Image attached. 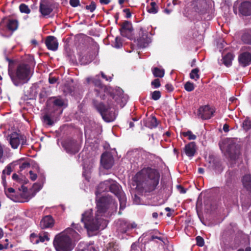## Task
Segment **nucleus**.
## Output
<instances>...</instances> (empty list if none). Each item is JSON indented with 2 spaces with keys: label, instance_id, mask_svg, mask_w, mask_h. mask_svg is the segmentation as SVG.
Instances as JSON below:
<instances>
[{
  "label": "nucleus",
  "instance_id": "56",
  "mask_svg": "<svg viewBox=\"0 0 251 251\" xmlns=\"http://www.w3.org/2000/svg\"><path fill=\"white\" fill-rule=\"evenodd\" d=\"M138 154H139V153L137 151H133V152H128V155L135 156H136Z\"/></svg>",
  "mask_w": 251,
  "mask_h": 251
},
{
  "label": "nucleus",
  "instance_id": "28",
  "mask_svg": "<svg viewBox=\"0 0 251 251\" xmlns=\"http://www.w3.org/2000/svg\"><path fill=\"white\" fill-rule=\"evenodd\" d=\"M234 57V55L233 53L231 52L227 53L223 57L224 64L226 67L231 66L232 64V61L233 60Z\"/></svg>",
  "mask_w": 251,
  "mask_h": 251
},
{
  "label": "nucleus",
  "instance_id": "25",
  "mask_svg": "<svg viewBox=\"0 0 251 251\" xmlns=\"http://www.w3.org/2000/svg\"><path fill=\"white\" fill-rule=\"evenodd\" d=\"M241 39L244 44L251 45V29L244 30Z\"/></svg>",
  "mask_w": 251,
  "mask_h": 251
},
{
  "label": "nucleus",
  "instance_id": "14",
  "mask_svg": "<svg viewBox=\"0 0 251 251\" xmlns=\"http://www.w3.org/2000/svg\"><path fill=\"white\" fill-rule=\"evenodd\" d=\"M94 165V160L91 158L88 160H84L83 162V171L82 175L86 179L89 180L90 178V175L92 172V168Z\"/></svg>",
  "mask_w": 251,
  "mask_h": 251
},
{
  "label": "nucleus",
  "instance_id": "49",
  "mask_svg": "<svg viewBox=\"0 0 251 251\" xmlns=\"http://www.w3.org/2000/svg\"><path fill=\"white\" fill-rule=\"evenodd\" d=\"M123 12L126 13V17L127 19L130 18L131 17V13L130 9L128 8H126L123 10Z\"/></svg>",
  "mask_w": 251,
  "mask_h": 251
},
{
  "label": "nucleus",
  "instance_id": "46",
  "mask_svg": "<svg viewBox=\"0 0 251 251\" xmlns=\"http://www.w3.org/2000/svg\"><path fill=\"white\" fill-rule=\"evenodd\" d=\"M15 192V190L12 188H9L7 190H5V193L6 195V196L10 198L11 196H12V194Z\"/></svg>",
  "mask_w": 251,
  "mask_h": 251
},
{
  "label": "nucleus",
  "instance_id": "32",
  "mask_svg": "<svg viewBox=\"0 0 251 251\" xmlns=\"http://www.w3.org/2000/svg\"><path fill=\"white\" fill-rule=\"evenodd\" d=\"M180 134L183 136L187 137L189 140H194L197 138L196 135L194 134L191 130L182 131Z\"/></svg>",
  "mask_w": 251,
  "mask_h": 251
},
{
  "label": "nucleus",
  "instance_id": "1",
  "mask_svg": "<svg viewBox=\"0 0 251 251\" xmlns=\"http://www.w3.org/2000/svg\"><path fill=\"white\" fill-rule=\"evenodd\" d=\"M108 191H110L118 198L120 210L126 207V195L118 183L113 179H108L100 183L95 192L96 211L94 214L93 210L89 209L81 214L80 221L88 234L105 228L108 224L105 218L117 209L118 204L111 197L106 195L100 196L101 193Z\"/></svg>",
  "mask_w": 251,
  "mask_h": 251
},
{
  "label": "nucleus",
  "instance_id": "18",
  "mask_svg": "<svg viewBox=\"0 0 251 251\" xmlns=\"http://www.w3.org/2000/svg\"><path fill=\"white\" fill-rule=\"evenodd\" d=\"M239 12L244 16L251 15V1H242L238 7Z\"/></svg>",
  "mask_w": 251,
  "mask_h": 251
},
{
  "label": "nucleus",
  "instance_id": "26",
  "mask_svg": "<svg viewBox=\"0 0 251 251\" xmlns=\"http://www.w3.org/2000/svg\"><path fill=\"white\" fill-rule=\"evenodd\" d=\"M53 104L54 106L59 108H62L61 112H62L63 109L66 107L68 105L67 100L60 97L55 98V100L53 101Z\"/></svg>",
  "mask_w": 251,
  "mask_h": 251
},
{
  "label": "nucleus",
  "instance_id": "52",
  "mask_svg": "<svg viewBox=\"0 0 251 251\" xmlns=\"http://www.w3.org/2000/svg\"><path fill=\"white\" fill-rule=\"evenodd\" d=\"M165 88L166 90L169 92H171L174 90V87L171 84H167L165 85Z\"/></svg>",
  "mask_w": 251,
  "mask_h": 251
},
{
  "label": "nucleus",
  "instance_id": "44",
  "mask_svg": "<svg viewBox=\"0 0 251 251\" xmlns=\"http://www.w3.org/2000/svg\"><path fill=\"white\" fill-rule=\"evenodd\" d=\"M197 241V245L200 247H202L204 245V242L203 239L199 236H197L196 238Z\"/></svg>",
  "mask_w": 251,
  "mask_h": 251
},
{
  "label": "nucleus",
  "instance_id": "7",
  "mask_svg": "<svg viewBox=\"0 0 251 251\" xmlns=\"http://www.w3.org/2000/svg\"><path fill=\"white\" fill-rule=\"evenodd\" d=\"M94 103L96 108L105 122H111L115 120L117 114L115 112L114 107L115 105L114 104L110 102L108 103V106L106 107L102 103L97 104L95 101Z\"/></svg>",
  "mask_w": 251,
  "mask_h": 251
},
{
  "label": "nucleus",
  "instance_id": "12",
  "mask_svg": "<svg viewBox=\"0 0 251 251\" xmlns=\"http://www.w3.org/2000/svg\"><path fill=\"white\" fill-rule=\"evenodd\" d=\"M39 10L42 17L48 18L53 11L52 5L47 0H41Z\"/></svg>",
  "mask_w": 251,
  "mask_h": 251
},
{
  "label": "nucleus",
  "instance_id": "29",
  "mask_svg": "<svg viewBox=\"0 0 251 251\" xmlns=\"http://www.w3.org/2000/svg\"><path fill=\"white\" fill-rule=\"evenodd\" d=\"M242 183L247 190L251 191V175H245L242 179Z\"/></svg>",
  "mask_w": 251,
  "mask_h": 251
},
{
  "label": "nucleus",
  "instance_id": "57",
  "mask_svg": "<svg viewBox=\"0 0 251 251\" xmlns=\"http://www.w3.org/2000/svg\"><path fill=\"white\" fill-rule=\"evenodd\" d=\"M87 251H97V250L93 246H90L88 247Z\"/></svg>",
  "mask_w": 251,
  "mask_h": 251
},
{
  "label": "nucleus",
  "instance_id": "64",
  "mask_svg": "<svg viewBox=\"0 0 251 251\" xmlns=\"http://www.w3.org/2000/svg\"><path fill=\"white\" fill-rule=\"evenodd\" d=\"M178 188L180 189V192L181 193H185L186 192V191L183 188L181 187V186H179Z\"/></svg>",
  "mask_w": 251,
  "mask_h": 251
},
{
  "label": "nucleus",
  "instance_id": "37",
  "mask_svg": "<svg viewBox=\"0 0 251 251\" xmlns=\"http://www.w3.org/2000/svg\"><path fill=\"white\" fill-rule=\"evenodd\" d=\"M184 88L187 91L191 92L194 89L195 85L193 83L190 81H187L184 84Z\"/></svg>",
  "mask_w": 251,
  "mask_h": 251
},
{
  "label": "nucleus",
  "instance_id": "30",
  "mask_svg": "<svg viewBox=\"0 0 251 251\" xmlns=\"http://www.w3.org/2000/svg\"><path fill=\"white\" fill-rule=\"evenodd\" d=\"M152 73L155 77L162 78L164 76L165 71L163 69L159 67H153L151 69Z\"/></svg>",
  "mask_w": 251,
  "mask_h": 251
},
{
  "label": "nucleus",
  "instance_id": "20",
  "mask_svg": "<svg viewBox=\"0 0 251 251\" xmlns=\"http://www.w3.org/2000/svg\"><path fill=\"white\" fill-rule=\"evenodd\" d=\"M49 239L50 238L47 232H44L39 235L33 233L30 235V242L34 244H38L39 242H44L45 241H49Z\"/></svg>",
  "mask_w": 251,
  "mask_h": 251
},
{
  "label": "nucleus",
  "instance_id": "11",
  "mask_svg": "<svg viewBox=\"0 0 251 251\" xmlns=\"http://www.w3.org/2000/svg\"><path fill=\"white\" fill-rule=\"evenodd\" d=\"M117 231L121 233H126L130 229L134 228L137 225L135 223H129L125 220L120 219L116 223Z\"/></svg>",
  "mask_w": 251,
  "mask_h": 251
},
{
  "label": "nucleus",
  "instance_id": "13",
  "mask_svg": "<svg viewBox=\"0 0 251 251\" xmlns=\"http://www.w3.org/2000/svg\"><path fill=\"white\" fill-rule=\"evenodd\" d=\"M193 5L195 11L200 15L206 13L208 6L206 0H195Z\"/></svg>",
  "mask_w": 251,
  "mask_h": 251
},
{
  "label": "nucleus",
  "instance_id": "45",
  "mask_svg": "<svg viewBox=\"0 0 251 251\" xmlns=\"http://www.w3.org/2000/svg\"><path fill=\"white\" fill-rule=\"evenodd\" d=\"M159 79H154L151 82V85L152 88H157L160 86V83L159 80Z\"/></svg>",
  "mask_w": 251,
  "mask_h": 251
},
{
  "label": "nucleus",
  "instance_id": "62",
  "mask_svg": "<svg viewBox=\"0 0 251 251\" xmlns=\"http://www.w3.org/2000/svg\"><path fill=\"white\" fill-rule=\"evenodd\" d=\"M198 172L200 174H203L204 172V169L201 168H200L198 169Z\"/></svg>",
  "mask_w": 251,
  "mask_h": 251
},
{
  "label": "nucleus",
  "instance_id": "51",
  "mask_svg": "<svg viewBox=\"0 0 251 251\" xmlns=\"http://www.w3.org/2000/svg\"><path fill=\"white\" fill-rule=\"evenodd\" d=\"M29 173L30 179L33 181L35 180L37 178V175L34 173L32 171H29Z\"/></svg>",
  "mask_w": 251,
  "mask_h": 251
},
{
  "label": "nucleus",
  "instance_id": "61",
  "mask_svg": "<svg viewBox=\"0 0 251 251\" xmlns=\"http://www.w3.org/2000/svg\"><path fill=\"white\" fill-rule=\"evenodd\" d=\"M57 79H49L50 84H53L56 82Z\"/></svg>",
  "mask_w": 251,
  "mask_h": 251
},
{
  "label": "nucleus",
  "instance_id": "39",
  "mask_svg": "<svg viewBox=\"0 0 251 251\" xmlns=\"http://www.w3.org/2000/svg\"><path fill=\"white\" fill-rule=\"evenodd\" d=\"M43 122L48 125L49 126H52L53 125V122L50 118V117L48 115L46 114L43 117Z\"/></svg>",
  "mask_w": 251,
  "mask_h": 251
},
{
  "label": "nucleus",
  "instance_id": "16",
  "mask_svg": "<svg viewBox=\"0 0 251 251\" xmlns=\"http://www.w3.org/2000/svg\"><path fill=\"white\" fill-rule=\"evenodd\" d=\"M62 146L66 151L69 153L74 154L79 150L78 145L74 141H66L62 143Z\"/></svg>",
  "mask_w": 251,
  "mask_h": 251
},
{
  "label": "nucleus",
  "instance_id": "5",
  "mask_svg": "<svg viewBox=\"0 0 251 251\" xmlns=\"http://www.w3.org/2000/svg\"><path fill=\"white\" fill-rule=\"evenodd\" d=\"M80 239L78 232L71 228H68L55 236L53 245L56 251H71L73 249L72 241Z\"/></svg>",
  "mask_w": 251,
  "mask_h": 251
},
{
  "label": "nucleus",
  "instance_id": "24",
  "mask_svg": "<svg viewBox=\"0 0 251 251\" xmlns=\"http://www.w3.org/2000/svg\"><path fill=\"white\" fill-rule=\"evenodd\" d=\"M186 155L189 157H193L196 151V145L194 142H191L186 145L184 149Z\"/></svg>",
  "mask_w": 251,
  "mask_h": 251
},
{
  "label": "nucleus",
  "instance_id": "31",
  "mask_svg": "<svg viewBox=\"0 0 251 251\" xmlns=\"http://www.w3.org/2000/svg\"><path fill=\"white\" fill-rule=\"evenodd\" d=\"M147 10L149 13L156 14L158 12V7L154 1H151L150 6L147 7Z\"/></svg>",
  "mask_w": 251,
  "mask_h": 251
},
{
  "label": "nucleus",
  "instance_id": "6",
  "mask_svg": "<svg viewBox=\"0 0 251 251\" xmlns=\"http://www.w3.org/2000/svg\"><path fill=\"white\" fill-rule=\"evenodd\" d=\"M237 142V139L227 138L219 143L222 152L227 153L231 159L235 160L239 155L240 146Z\"/></svg>",
  "mask_w": 251,
  "mask_h": 251
},
{
  "label": "nucleus",
  "instance_id": "58",
  "mask_svg": "<svg viewBox=\"0 0 251 251\" xmlns=\"http://www.w3.org/2000/svg\"><path fill=\"white\" fill-rule=\"evenodd\" d=\"M223 130L225 132L229 131V126L227 124H225L223 126Z\"/></svg>",
  "mask_w": 251,
  "mask_h": 251
},
{
  "label": "nucleus",
  "instance_id": "4",
  "mask_svg": "<svg viewBox=\"0 0 251 251\" xmlns=\"http://www.w3.org/2000/svg\"><path fill=\"white\" fill-rule=\"evenodd\" d=\"M9 62L8 74L11 78H30L34 73L35 62L30 60L20 62L14 67V61L7 59Z\"/></svg>",
  "mask_w": 251,
  "mask_h": 251
},
{
  "label": "nucleus",
  "instance_id": "43",
  "mask_svg": "<svg viewBox=\"0 0 251 251\" xmlns=\"http://www.w3.org/2000/svg\"><path fill=\"white\" fill-rule=\"evenodd\" d=\"M12 172V168L10 165H7L3 170L2 174L3 175H10Z\"/></svg>",
  "mask_w": 251,
  "mask_h": 251
},
{
  "label": "nucleus",
  "instance_id": "59",
  "mask_svg": "<svg viewBox=\"0 0 251 251\" xmlns=\"http://www.w3.org/2000/svg\"><path fill=\"white\" fill-rule=\"evenodd\" d=\"M237 251H251V248L250 247H247L245 250L239 249Z\"/></svg>",
  "mask_w": 251,
  "mask_h": 251
},
{
  "label": "nucleus",
  "instance_id": "23",
  "mask_svg": "<svg viewBox=\"0 0 251 251\" xmlns=\"http://www.w3.org/2000/svg\"><path fill=\"white\" fill-rule=\"evenodd\" d=\"M54 224V220L50 215L45 216L40 222V226L41 228L44 229L51 227Z\"/></svg>",
  "mask_w": 251,
  "mask_h": 251
},
{
  "label": "nucleus",
  "instance_id": "34",
  "mask_svg": "<svg viewBox=\"0 0 251 251\" xmlns=\"http://www.w3.org/2000/svg\"><path fill=\"white\" fill-rule=\"evenodd\" d=\"M242 127L246 131L250 129L251 128V119L249 118H246L242 123Z\"/></svg>",
  "mask_w": 251,
  "mask_h": 251
},
{
  "label": "nucleus",
  "instance_id": "48",
  "mask_svg": "<svg viewBox=\"0 0 251 251\" xmlns=\"http://www.w3.org/2000/svg\"><path fill=\"white\" fill-rule=\"evenodd\" d=\"M73 227L76 229L79 233L81 232V231L83 230V227L80 226L79 224H72Z\"/></svg>",
  "mask_w": 251,
  "mask_h": 251
},
{
  "label": "nucleus",
  "instance_id": "17",
  "mask_svg": "<svg viewBox=\"0 0 251 251\" xmlns=\"http://www.w3.org/2000/svg\"><path fill=\"white\" fill-rule=\"evenodd\" d=\"M113 158L111 155L108 153L104 152L101 156L100 163L101 166L106 169H109L112 167L113 164Z\"/></svg>",
  "mask_w": 251,
  "mask_h": 251
},
{
  "label": "nucleus",
  "instance_id": "2",
  "mask_svg": "<svg viewBox=\"0 0 251 251\" xmlns=\"http://www.w3.org/2000/svg\"><path fill=\"white\" fill-rule=\"evenodd\" d=\"M160 174L158 171L150 167L144 168L133 177L136 187L148 191L154 190L159 183Z\"/></svg>",
  "mask_w": 251,
  "mask_h": 251
},
{
  "label": "nucleus",
  "instance_id": "60",
  "mask_svg": "<svg viewBox=\"0 0 251 251\" xmlns=\"http://www.w3.org/2000/svg\"><path fill=\"white\" fill-rule=\"evenodd\" d=\"M12 178L14 180H17L18 178V176L17 174H14L12 175Z\"/></svg>",
  "mask_w": 251,
  "mask_h": 251
},
{
  "label": "nucleus",
  "instance_id": "36",
  "mask_svg": "<svg viewBox=\"0 0 251 251\" xmlns=\"http://www.w3.org/2000/svg\"><path fill=\"white\" fill-rule=\"evenodd\" d=\"M13 83L16 86H21L24 84L27 83L29 79H11Z\"/></svg>",
  "mask_w": 251,
  "mask_h": 251
},
{
  "label": "nucleus",
  "instance_id": "53",
  "mask_svg": "<svg viewBox=\"0 0 251 251\" xmlns=\"http://www.w3.org/2000/svg\"><path fill=\"white\" fill-rule=\"evenodd\" d=\"M40 98L41 99H44L45 97L47 96V94L46 92L42 91L39 94Z\"/></svg>",
  "mask_w": 251,
  "mask_h": 251
},
{
  "label": "nucleus",
  "instance_id": "8",
  "mask_svg": "<svg viewBox=\"0 0 251 251\" xmlns=\"http://www.w3.org/2000/svg\"><path fill=\"white\" fill-rule=\"evenodd\" d=\"M8 137L9 144L14 149H17L20 144L24 145L25 144L26 138L24 135L14 132L11 133Z\"/></svg>",
  "mask_w": 251,
  "mask_h": 251
},
{
  "label": "nucleus",
  "instance_id": "42",
  "mask_svg": "<svg viewBox=\"0 0 251 251\" xmlns=\"http://www.w3.org/2000/svg\"><path fill=\"white\" fill-rule=\"evenodd\" d=\"M123 43L121 38L117 37L115 39L114 47L116 48H120L122 47Z\"/></svg>",
  "mask_w": 251,
  "mask_h": 251
},
{
  "label": "nucleus",
  "instance_id": "50",
  "mask_svg": "<svg viewBox=\"0 0 251 251\" xmlns=\"http://www.w3.org/2000/svg\"><path fill=\"white\" fill-rule=\"evenodd\" d=\"M4 153V146L0 142V162H1V160L3 156Z\"/></svg>",
  "mask_w": 251,
  "mask_h": 251
},
{
  "label": "nucleus",
  "instance_id": "27",
  "mask_svg": "<svg viewBox=\"0 0 251 251\" xmlns=\"http://www.w3.org/2000/svg\"><path fill=\"white\" fill-rule=\"evenodd\" d=\"M145 125L150 128H155L158 125V122L154 116H151L148 118L146 122Z\"/></svg>",
  "mask_w": 251,
  "mask_h": 251
},
{
  "label": "nucleus",
  "instance_id": "41",
  "mask_svg": "<svg viewBox=\"0 0 251 251\" xmlns=\"http://www.w3.org/2000/svg\"><path fill=\"white\" fill-rule=\"evenodd\" d=\"M96 8V4L94 1H92L90 4L89 5H86L85 6V9L86 10H90V12H94Z\"/></svg>",
  "mask_w": 251,
  "mask_h": 251
},
{
  "label": "nucleus",
  "instance_id": "3",
  "mask_svg": "<svg viewBox=\"0 0 251 251\" xmlns=\"http://www.w3.org/2000/svg\"><path fill=\"white\" fill-rule=\"evenodd\" d=\"M89 82L91 79H88ZM93 83L95 86V90L97 92V95L101 99L105 100L107 97L115 100L117 104L121 108L123 107L128 100L127 95L124 93V91L119 87L111 88L107 87L103 85L100 79H93Z\"/></svg>",
  "mask_w": 251,
  "mask_h": 251
},
{
  "label": "nucleus",
  "instance_id": "15",
  "mask_svg": "<svg viewBox=\"0 0 251 251\" xmlns=\"http://www.w3.org/2000/svg\"><path fill=\"white\" fill-rule=\"evenodd\" d=\"M18 25L17 20L3 19L0 23V28L5 26L8 30L13 32L17 29Z\"/></svg>",
  "mask_w": 251,
  "mask_h": 251
},
{
  "label": "nucleus",
  "instance_id": "21",
  "mask_svg": "<svg viewBox=\"0 0 251 251\" xmlns=\"http://www.w3.org/2000/svg\"><path fill=\"white\" fill-rule=\"evenodd\" d=\"M238 61L243 67L250 65L251 64V53L248 51L241 53L238 56Z\"/></svg>",
  "mask_w": 251,
  "mask_h": 251
},
{
  "label": "nucleus",
  "instance_id": "9",
  "mask_svg": "<svg viewBox=\"0 0 251 251\" xmlns=\"http://www.w3.org/2000/svg\"><path fill=\"white\" fill-rule=\"evenodd\" d=\"M138 37L137 39V46L139 48H145L147 47L151 42L150 37H148V32L141 27L138 33Z\"/></svg>",
  "mask_w": 251,
  "mask_h": 251
},
{
  "label": "nucleus",
  "instance_id": "22",
  "mask_svg": "<svg viewBox=\"0 0 251 251\" xmlns=\"http://www.w3.org/2000/svg\"><path fill=\"white\" fill-rule=\"evenodd\" d=\"M121 27L119 30L122 36L126 37V32H131L133 30L131 23L128 21H125L121 25Z\"/></svg>",
  "mask_w": 251,
  "mask_h": 251
},
{
  "label": "nucleus",
  "instance_id": "10",
  "mask_svg": "<svg viewBox=\"0 0 251 251\" xmlns=\"http://www.w3.org/2000/svg\"><path fill=\"white\" fill-rule=\"evenodd\" d=\"M215 112L214 107L205 105L200 107L198 110V115L202 120H208L213 117Z\"/></svg>",
  "mask_w": 251,
  "mask_h": 251
},
{
  "label": "nucleus",
  "instance_id": "38",
  "mask_svg": "<svg viewBox=\"0 0 251 251\" xmlns=\"http://www.w3.org/2000/svg\"><path fill=\"white\" fill-rule=\"evenodd\" d=\"M199 73V69L198 68H195L194 69H193L191 71V73H190V78H195V77L199 78L200 77Z\"/></svg>",
  "mask_w": 251,
  "mask_h": 251
},
{
  "label": "nucleus",
  "instance_id": "19",
  "mask_svg": "<svg viewBox=\"0 0 251 251\" xmlns=\"http://www.w3.org/2000/svg\"><path fill=\"white\" fill-rule=\"evenodd\" d=\"M45 45L49 50L55 51L58 48V42L56 37L53 36H48L45 40Z\"/></svg>",
  "mask_w": 251,
  "mask_h": 251
},
{
  "label": "nucleus",
  "instance_id": "35",
  "mask_svg": "<svg viewBox=\"0 0 251 251\" xmlns=\"http://www.w3.org/2000/svg\"><path fill=\"white\" fill-rule=\"evenodd\" d=\"M19 10L21 13L27 14H29L31 11L28 6L25 3H21L19 5Z\"/></svg>",
  "mask_w": 251,
  "mask_h": 251
},
{
  "label": "nucleus",
  "instance_id": "55",
  "mask_svg": "<svg viewBox=\"0 0 251 251\" xmlns=\"http://www.w3.org/2000/svg\"><path fill=\"white\" fill-rule=\"evenodd\" d=\"M181 1L179 0H173V4L174 5H180Z\"/></svg>",
  "mask_w": 251,
  "mask_h": 251
},
{
  "label": "nucleus",
  "instance_id": "54",
  "mask_svg": "<svg viewBox=\"0 0 251 251\" xmlns=\"http://www.w3.org/2000/svg\"><path fill=\"white\" fill-rule=\"evenodd\" d=\"M100 2L101 4H108L110 2V0H100Z\"/></svg>",
  "mask_w": 251,
  "mask_h": 251
},
{
  "label": "nucleus",
  "instance_id": "47",
  "mask_svg": "<svg viewBox=\"0 0 251 251\" xmlns=\"http://www.w3.org/2000/svg\"><path fill=\"white\" fill-rule=\"evenodd\" d=\"M70 4L73 7L80 5L79 0H70Z\"/></svg>",
  "mask_w": 251,
  "mask_h": 251
},
{
  "label": "nucleus",
  "instance_id": "63",
  "mask_svg": "<svg viewBox=\"0 0 251 251\" xmlns=\"http://www.w3.org/2000/svg\"><path fill=\"white\" fill-rule=\"evenodd\" d=\"M158 217V214L156 212H153L152 213V217L153 218L156 219Z\"/></svg>",
  "mask_w": 251,
  "mask_h": 251
},
{
  "label": "nucleus",
  "instance_id": "33",
  "mask_svg": "<svg viewBox=\"0 0 251 251\" xmlns=\"http://www.w3.org/2000/svg\"><path fill=\"white\" fill-rule=\"evenodd\" d=\"M105 251H119L118 245L116 242H110L107 245Z\"/></svg>",
  "mask_w": 251,
  "mask_h": 251
},
{
  "label": "nucleus",
  "instance_id": "40",
  "mask_svg": "<svg viewBox=\"0 0 251 251\" xmlns=\"http://www.w3.org/2000/svg\"><path fill=\"white\" fill-rule=\"evenodd\" d=\"M151 95V99L154 100H159L161 97V93L159 91H154Z\"/></svg>",
  "mask_w": 251,
  "mask_h": 251
}]
</instances>
